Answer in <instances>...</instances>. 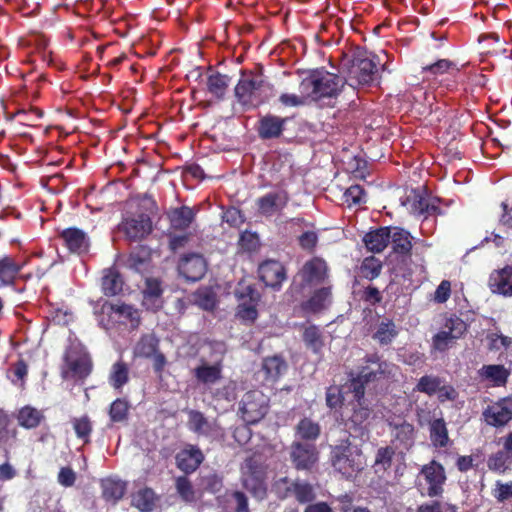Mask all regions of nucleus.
Segmentation results:
<instances>
[{"instance_id":"obj_59","label":"nucleus","mask_w":512,"mask_h":512,"mask_svg":"<svg viewBox=\"0 0 512 512\" xmlns=\"http://www.w3.org/2000/svg\"><path fill=\"white\" fill-rule=\"evenodd\" d=\"M279 101L286 107H298L305 105L310 100L303 93L299 92V95L284 93L280 96Z\"/></svg>"},{"instance_id":"obj_33","label":"nucleus","mask_w":512,"mask_h":512,"mask_svg":"<svg viewBox=\"0 0 512 512\" xmlns=\"http://www.w3.org/2000/svg\"><path fill=\"white\" fill-rule=\"evenodd\" d=\"M123 280L114 268H107L103 270L102 276V290L107 296L117 295L122 291Z\"/></svg>"},{"instance_id":"obj_13","label":"nucleus","mask_w":512,"mask_h":512,"mask_svg":"<svg viewBox=\"0 0 512 512\" xmlns=\"http://www.w3.org/2000/svg\"><path fill=\"white\" fill-rule=\"evenodd\" d=\"M242 481L244 487L257 499H263L266 495L264 473L260 467H256L253 461L247 460L242 467Z\"/></svg>"},{"instance_id":"obj_49","label":"nucleus","mask_w":512,"mask_h":512,"mask_svg":"<svg viewBox=\"0 0 512 512\" xmlns=\"http://www.w3.org/2000/svg\"><path fill=\"white\" fill-rule=\"evenodd\" d=\"M397 335L396 326L392 321H383L379 324L376 332L374 333V339L380 344H389Z\"/></svg>"},{"instance_id":"obj_40","label":"nucleus","mask_w":512,"mask_h":512,"mask_svg":"<svg viewBox=\"0 0 512 512\" xmlns=\"http://www.w3.org/2000/svg\"><path fill=\"white\" fill-rule=\"evenodd\" d=\"M395 455V450L392 447L386 446L381 447L377 450L374 460V471L377 474H384L387 472L391 465Z\"/></svg>"},{"instance_id":"obj_24","label":"nucleus","mask_w":512,"mask_h":512,"mask_svg":"<svg viewBox=\"0 0 512 512\" xmlns=\"http://www.w3.org/2000/svg\"><path fill=\"white\" fill-rule=\"evenodd\" d=\"M61 237L67 248L77 254L87 252L89 248V239L85 232L78 228H67L61 233Z\"/></svg>"},{"instance_id":"obj_37","label":"nucleus","mask_w":512,"mask_h":512,"mask_svg":"<svg viewBox=\"0 0 512 512\" xmlns=\"http://www.w3.org/2000/svg\"><path fill=\"white\" fill-rule=\"evenodd\" d=\"M390 242L393 250L400 254H406L412 248L410 234L403 229H390Z\"/></svg>"},{"instance_id":"obj_11","label":"nucleus","mask_w":512,"mask_h":512,"mask_svg":"<svg viewBox=\"0 0 512 512\" xmlns=\"http://www.w3.org/2000/svg\"><path fill=\"white\" fill-rule=\"evenodd\" d=\"M422 480H424L425 484L427 485V496L436 497L441 495L443 492V485L446 481L444 467L434 460L422 466L418 475L419 486L422 485Z\"/></svg>"},{"instance_id":"obj_41","label":"nucleus","mask_w":512,"mask_h":512,"mask_svg":"<svg viewBox=\"0 0 512 512\" xmlns=\"http://www.w3.org/2000/svg\"><path fill=\"white\" fill-rule=\"evenodd\" d=\"M129 380V368L127 364L122 361H118L114 363L111 367L109 374V383L110 385L119 390L121 389Z\"/></svg>"},{"instance_id":"obj_6","label":"nucleus","mask_w":512,"mask_h":512,"mask_svg":"<svg viewBox=\"0 0 512 512\" xmlns=\"http://www.w3.org/2000/svg\"><path fill=\"white\" fill-rule=\"evenodd\" d=\"M467 331V324L458 316L446 317L441 329L432 338V346L435 350L444 352Z\"/></svg>"},{"instance_id":"obj_12","label":"nucleus","mask_w":512,"mask_h":512,"mask_svg":"<svg viewBox=\"0 0 512 512\" xmlns=\"http://www.w3.org/2000/svg\"><path fill=\"white\" fill-rule=\"evenodd\" d=\"M188 428L194 433L208 437L210 439H222L224 437L223 429L216 421H209L201 412L190 410L188 412Z\"/></svg>"},{"instance_id":"obj_32","label":"nucleus","mask_w":512,"mask_h":512,"mask_svg":"<svg viewBox=\"0 0 512 512\" xmlns=\"http://www.w3.org/2000/svg\"><path fill=\"white\" fill-rule=\"evenodd\" d=\"M287 370V364L280 356H271L263 360L262 371L265 373V378L268 381H276Z\"/></svg>"},{"instance_id":"obj_52","label":"nucleus","mask_w":512,"mask_h":512,"mask_svg":"<svg viewBox=\"0 0 512 512\" xmlns=\"http://www.w3.org/2000/svg\"><path fill=\"white\" fill-rule=\"evenodd\" d=\"M72 424L77 437L87 442L92 431V425L89 418L87 416L75 418L72 420Z\"/></svg>"},{"instance_id":"obj_63","label":"nucleus","mask_w":512,"mask_h":512,"mask_svg":"<svg viewBox=\"0 0 512 512\" xmlns=\"http://www.w3.org/2000/svg\"><path fill=\"white\" fill-rule=\"evenodd\" d=\"M453 66L454 64L451 61L442 59L432 65L424 67L423 70L429 71L433 74H442L451 69Z\"/></svg>"},{"instance_id":"obj_1","label":"nucleus","mask_w":512,"mask_h":512,"mask_svg":"<svg viewBox=\"0 0 512 512\" xmlns=\"http://www.w3.org/2000/svg\"><path fill=\"white\" fill-rule=\"evenodd\" d=\"M397 367L386 361H381L376 354L365 358L356 377H353L348 385V390L353 393L356 404L353 406L351 422L361 425L370 416V409L364 404L365 384L380 379L393 377Z\"/></svg>"},{"instance_id":"obj_39","label":"nucleus","mask_w":512,"mask_h":512,"mask_svg":"<svg viewBox=\"0 0 512 512\" xmlns=\"http://www.w3.org/2000/svg\"><path fill=\"white\" fill-rule=\"evenodd\" d=\"M102 493L106 500L117 501L126 491V483L121 480L107 478L102 480Z\"/></svg>"},{"instance_id":"obj_54","label":"nucleus","mask_w":512,"mask_h":512,"mask_svg":"<svg viewBox=\"0 0 512 512\" xmlns=\"http://www.w3.org/2000/svg\"><path fill=\"white\" fill-rule=\"evenodd\" d=\"M128 412V403L125 400L117 399L110 406V418L114 422L123 421Z\"/></svg>"},{"instance_id":"obj_23","label":"nucleus","mask_w":512,"mask_h":512,"mask_svg":"<svg viewBox=\"0 0 512 512\" xmlns=\"http://www.w3.org/2000/svg\"><path fill=\"white\" fill-rule=\"evenodd\" d=\"M203 460L202 451L194 445H187L176 456L177 467L186 473L195 471Z\"/></svg>"},{"instance_id":"obj_51","label":"nucleus","mask_w":512,"mask_h":512,"mask_svg":"<svg viewBox=\"0 0 512 512\" xmlns=\"http://www.w3.org/2000/svg\"><path fill=\"white\" fill-rule=\"evenodd\" d=\"M440 384L441 380L436 376H423L419 379L416 385V390L428 395H432L436 393Z\"/></svg>"},{"instance_id":"obj_60","label":"nucleus","mask_w":512,"mask_h":512,"mask_svg":"<svg viewBox=\"0 0 512 512\" xmlns=\"http://www.w3.org/2000/svg\"><path fill=\"white\" fill-rule=\"evenodd\" d=\"M451 294V283L448 280H443L437 287L434 293V300L437 303L446 302Z\"/></svg>"},{"instance_id":"obj_55","label":"nucleus","mask_w":512,"mask_h":512,"mask_svg":"<svg viewBox=\"0 0 512 512\" xmlns=\"http://www.w3.org/2000/svg\"><path fill=\"white\" fill-rule=\"evenodd\" d=\"M492 495L498 502H504L512 498V481L506 483L496 481Z\"/></svg>"},{"instance_id":"obj_62","label":"nucleus","mask_w":512,"mask_h":512,"mask_svg":"<svg viewBox=\"0 0 512 512\" xmlns=\"http://www.w3.org/2000/svg\"><path fill=\"white\" fill-rule=\"evenodd\" d=\"M240 244L246 250H255L259 245L258 236L251 232H244L241 234Z\"/></svg>"},{"instance_id":"obj_64","label":"nucleus","mask_w":512,"mask_h":512,"mask_svg":"<svg viewBox=\"0 0 512 512\" xmlns=\"http://www.w3.org/2000/svg\"><path fill=\"white\" fill-rule=\"evenodd\" d=\"M76 475L74 471L68 467L61 468L58 474V482L65 486L70 487L74 484Z\"/></svg>"},{"instance_id":"obj_61","label":"nucleus","mask_w":512,"mask_h":512,"mask_svg":"<svg viewBox=\"0 0 512 512\" xmlns=\"http://www.w3.org/2000/svg\"><path fill=\"white\" fill-rule=\"evenodd\" d=\"M15 429L8 427V419L6 416H0V443H7L10 439L15 438Z\"/></svg>"},{"instance_id":"obj_36","label":"nucleus","mask_w":512,"mask_h":512,"mask_svg":"<svg viewBox=\"0 0 512 512\" xmlns=\"http://www.w3.org/2000/svg\"><path fill=\"white\" fill-rule=\"evenodd\" d=\"M430 440L435 447L448 445V430L443 418L435 419L430 423Z\"/></svg>"},{"instance_id":"obj_16","label":"nucleus","mask_w":512,"mask_h":512,"mask_svg":"<svg viewBox=\"0 0 512 512\" xmlns=\"http://www.w3.org/2000/svg\"><path fill=\"white\" fill-rule=\"evenodd\" d=\"M488 287L493 294L512 297V264L492 271L489 275Z\"/></svg>"},{"instance_id":"obj_45","label":"nucleus","mask_w":512,"mask_h":512,"mask_svg":"<svg viewBox=\"0 0 512 512\" xmlns=\"http://www.w3.org/2000/svg\"><path fill=\"white\" fill-rule=\"evenodd\" d=\"M20 270V266L11 258L5 257L0 260V286L13 282Z\"/></svg>"},{"instance_id":"obj_44","label":"nucleus","mask_w":512,"mask_h":512,"mask_svg":"<svg viewBox=\"0 0 512 512\" xmlns=\"http://www.w3.org/2000/svg\"><path fill=\"white\" fill-rule=\"evenodd\" d=\"M230 79L220 73H212L207 79V88L217 98H222L229 86Z\"/></svg>"},{"instance_id":"obj_26","label":"nucleus","mask_w":512,"mask_h":512,"mask_svg":"<svg viewBox=\"0 0 512 512\" xmlns=\"http://www.w3.org/2000/svg\"><path fill=\"white\" fill-rule=\"evenodd\" d=\"M145 283L143 305L147 309L157 310L162 306L160 282L157 279L147 278Z\"/></svg>"},{"instance_id":"obj_14","label":"nucleus","mask_w":512,"mask_h":512,"mask_svg":"<svg viewBox=\"0 0 512 512\" xmlns=\"http://www.w3.org/2000/svg\"><path fill=\"white\" fill-rule=\"evenodd\" d=\"M119 230L130 240L143 238L151 231V221L146 214L125 217L119 225Z\"/></svg>"},{"instance_id":"obj_57","label":"nucleus","mask_w":512,"mask_h":512,"mask_svg":"<svg viewBox=\"0 0 512 512\" xmlns=\"http://www.w3.org/2000/svg\"><path fill=\"white\" fill-rule=\"evenodd\" d=\"M489 347L491 350H505L512 349V339L502 334L493 333L489 336Z\"/></svg>"},{"instance_id":"obj_42","label":"nucleus","mask_w":512,"mask_h":512,"mask_svg":"<svg viewBox=\"0 0 512 512\" xmlns=\"http://www.w3.org/2000/svg\"><path fill=\"white\" fill-rule=\"evenodd\" d=\"M195 376L204 384L215 383L221 377V366L218 363L213 365L202 363L195 368Z\"/></svg>"},{"instance_id":"obj_47","label":"nucleus","mask_w":512,"mask_h":512,"mask_svg":"<svg viewBox=\"0 0 512 512\" xmlns=\"http://www.w3.org/2000/svg\"><path fill=\"white\" fill-rule=\"evenodd\" d=\"M41 419V412L29 406L22 408L18 414L19 424L25 428L37 427Z\"/></svg>"},{"instance_id":"obj_56","label":"nucleus","mask_w":512,"mask_h":512,"mask_svg":"<svg viewBox=\"0 0 512 512\" xmlns=\"http://www.w3.org/2000/svg\"><path fill=\"white\" fill-rule=\"evenodd\" d=\"M195 301L199 307L205 310L213 309L216 303L215 295L209 289H200L196 294Z\"/></svg>"},{"instance_id":"obj_31","label":"nucleus","mask_w":512,"mask_h":512,"mask_svg":"<svg viewBox=\"0 0 512 512\" xmlns=\"http://www.w3.org/2000/svg\"><path fill=\"white\" fill-rule=\"evenodd\" d=\"M393 442L404 448H409L414 443L415 433L414 427L408 422H401L399 424H391Z\"/></svg>"},{"instance_id":"obj_21","label":"nucleus","mask_w":512,"mask_h":512,"mask_svg":"<svg viewBox=\"0 0 512 512\" xmlns=\"http://www.w3.org/2000/svg\"><path fill=\"white\" fill-rule=\"evenodd\" d=\"M478 376L492 387H502L508 381L510 370L501 364L483 365L478 370Z\"/></svg>"},{"instance_id":"obj_43","label":"nucleus","mask_w":512,"mask_h":512,"mask_svg":"<svg viewBox=\"0 0 512 512\" xmlns=\"http://www.w3.org/2000/svg\"><path fill=\"white\" fill-rule=\"evenodd\" d=\"M487 466L489 470L498 474H505L511 470L512 467V456L507 455L504 452H496L492 454L487 460Z\"/></svg>"},{"instance_id":"obj_25","label":"nucleus","mask_w":512,"mask_h":512,"mask_svg":"<svg viewBox=\"0 0 512 512\" xmlns=\"http://www.w3.org/2000/svg\"><path fill=\"white\" fill-rule=\"evenodd\" d=\"M111 317L118 322L136 328L140 323V314L137 309L126 304L111 305Z\"/></svg>"},{"instance_id":"obj_9","label":"nucleus","mask_w":512,"mask_h":512,"mask_svg":"<svg viewBox=\"0 0 512 512\" xmlns=\"http://www.w3.org/2000/svg\"><path fill=\"white\" fill-rule=\"evenodd\" d=\"M235 296L238 300L237 317L244 322L253 323L258 317L259 293L250 285L240 283Z\"/></svg>"},{"instance_id":"obj_17","label":"nucleus","mask_w":512,"mask_h":512,"mask_svg":"<svg viewBox=\"0 0 512 512\" xmlns=\"http://www.w3.org/2000/svg\"><path fill=\"white\" fill-rule=\"evenodd\" d=\"M206 261L200 254L185 255L179 262V273L189 281L200 280L206 272Z\"/></svg>"},{"instance_id":"obj_50","label":"nucleus","mask_w":512,"mask_h":512,"mask_svg":"<svg viewBox=\"0 0 512 512\" xmlns=\"http://www.w3.org/2000/svg\"><path fill=\"white\" fill-rule=\"evenodd\" d=\"M176 490L182 500L185 502H193L196 500L195 490L189 479L185 476L178 477L176 479Z\"/></svg>"},{"instance_id":"obj_20","label":"nucleus","mask_w":512,"mask_h":512,"mask_svg":"<svg viewBox=\"0 0 512 512\" xmlns=\"http://www.w3.org/2000/svg\"><path fill=\"white\" fill-rule=\"evenodd\" d=\"M259 277L266 286L279 288L286 279L283 265L274 260L265 261L259 266Z\"/></svg>"},{"instance_id":"obj_27","label":"nucleus","mask_w":512,"mask_h":512,"mask_svg":"<svg viewBox=\"0 0 512 512\" xmlns=\"http://www.w3.org/2000/svg\"><path fill=\"white\" fill-rule=\"evenodd\" d=\"M363 240L368 250L379 253L383 251L390 242V228L383 227L371 231L365 235Z\"/></svg>"},{"instance_id":"obj_58","label":"nucleus","mask_w":512,"mask_h":512,"mask_svg":"<svg viewBox=\"0 0 512 512\" xmlns=\"http://www.w3.org/2000/svg\"><path fill=\"white\" fill-rule=\"evenodd\" d=\"M362 273L366 278L374 279L381 272V264L375 258H366L362 264Z\"/></svg>"},{"instance_id":"obj_34","label":"nucleus","mask_w":512,"mask_h":512,"mask_svg":"<svg viewBox=\"0 0 512 512\" xmlns=\"http://www.w3.org/2000/svg\"><path fill=\"white\" fill-rule=\"evenodd\" d=\"M171 226L177 230H184L193 222L195 214L188 206L172 209L168 214Z\"/></svg>"},{"instance_id":"obj_18","label":"nucleus","mask_w":512,"mask_h":512,"mask_svg":"<svg viewBox=\"0 0 512 512\" xmlns=\"http://www.w3.org/2000/svg\"><path fill=\"white\" fill-rule=\"evenodd\" d=\"M291 458L297 469H310L318 460V452L314 444L294 442Z\"/></svg>"},{"instance_id":"obj_15","label":"nucleus","mask_w":512,"mask_h":512,"mask_svg":"<svg viewBox=\"0 0 512 512\" xmlns=\"http://www.w3.org/2000/svg\"><path fill=\"white\" fill-rule=\"evenodd\" d=\"M275 489L282 497L292 494L299 502H309L314 498L313 488L304 482H290L287 478H280L275 483Z\"/></svg>"},{"instance_id":"obj_3","label":"nucleus","mask_w":512,"mask_h":512,"mask_svg":"<svg viewBox=\"0 0 512 512\" xmlns=\"http://www.w3.org/2000/svg\"><path fill=\"white\" fill-rule=\"evenodd\" d=\"M378 56L372 53H358L352 60L345 64L347 70L346 81L351 86L372 84L377 80Z\"/></svg>"},{"instance_id":"obj_35","label":"nucleus","mask_w":512,"mask_h":512,"mask_svg":"<svg viewBox=\"0 0 512 512\" xmlns=\"http://www.w3.org/2000/svg\"><path fill=\"white\" fill-rule=\"evenodd\" d=\"M302 338L307 349L320 354L324 347V338L320 329L315 325L304 327Z\"/></svg>"},{"instance_id":"obj_30","label":"nucleus","mask_w":512,"mask_h":512,"mask_svg":"<svg viewBox=\"0 0 512 512\" xmlns=\"http://www.w3.org/2000/svg\"><path fill=\"white\" fill-rule=\"evenodd\" d=\"M331 304V292L327 287H323L314 292L311 298L303 303L302 308L311 313L320 312Z\"/></svg>"},{"instance_id":"obj_53","label":"nucleus","mask_w":512,"mask_h":512,"mask_svg":"<svg viewBox=\"0 0 512 512\" xmlns=\"http://www.w3.org/2000/svg\"><path fill=\"white\" fill-rule=\"evenodd\" d=\"M344 198L348 205H359L366 202L364 189L359 185L349 187L344 193Z\"/></svg>"},{"instance_id":"obj_48","label":"nucleus","mask_w":512,"mask_h":512,"mask_svg":"<svg viewBox=\"0 0 512 512\" xmlns=\"http://www.w3.org/2000/svg\"><path fill=\"white\" fill-rule=\"evenodd\" d=\"M158 341L152 335L143 336L134 348V354L138 357H152L157 351Z\"/></svg>"},{"instance_id":"obj_10","label":"nucleus","mask_w":512,"mask_h":512,"mask_svg":"<svg viewBox=\"0 0 512 512\" xmlns=\"http://www.w3.org/2000/svg\"><path fill=\"white\" fill-rule=\"evenodd\" d=\"M269 89V86L258 77H244L238 82L235 94L242 103L255 104L268 96Z\"/></svg>"},{"instance_id":"obj_38","label":"nucleus","mask_w":512,"mask_h":512,"mask_svg":"<svg viewBox=\"0 0 512 512\" xmlns=\"http://www.w3.org/2000/svg\"><path fill=\"white\" fill-rule=\"evenodd\" d=\"M156 496L152 489L143 488L132 496V505L141 512H150L155 505Z\"/></svg>"},{"instance_id":"obj_5","label":"nucleus","mask_w":512,"mask_h":512,"mask_svg":"<svg viewBox=\"0 0 512 512\" xmlns=\"http://www.w3.org/2000/svg\"><path fill=\"white\" fill-rule=\"evenodd\" d=\"M269 408V398L262 391H248L239 403V413L246 424H255L264 418Z\"/></svg>"},{"instance_id":"obj_46","label":"nucleus","mask_w":512,"mask_h":512,"mask_svg":"<svg viewBox=\"0 0 512 512\" xmlns=\"http://www.w3.org/2000/svg\"><path fill=\"white\" fill-rule=\"evenodd\" d=\"M320 434V426L311 419H302L296 427V435L305 440H315Z\"/></svg>"},{"instance_id":"obj_2","label":"nucleus","mask_w":512,"mask_h":512,"mask_svg":"<svg viewBox=\"0 0 512 512\" xmlns=\"http://www.w3.org/2000/svg\"><path fill=\"white\" fill-rule=\"evenodd\" d=\"M343 87L342 79L324 69L312 70L305 74L299 85V92L310 101L336 96Z\"/></svg>"},{"instance_id":"obj_4","label":"nucleus","mask_w":512,"mask_h":512,"mask_svg":"<svg viewBox=\"0 0 512 512\" xmlns=\"http://www.w3.org/2000/svg\"><path fill=\"white\" fill-rule=\"evenodd\" d=\"M333 467L345 477H352L364 468L365 460L358 445L343 441L332 450Z\"/></svg>"},{"instance_id":"obj_8","label":"nucleus","mask_w":512,"mask_h":512,"mask_svg":"<svg viewBox=\"0 0 512 512\" xmlns=\"http://www.w3.org/2000/svg\"><path fill=\"white\" fill-rule=\"evenodd\" d=\"M327 277V265L321 258H312L305 262L301 270L293 280V289L302 290L307 287L316 286Z\"/></svg>"},{"instance_id":"obj_7","label":"nucleus","mask_w":512,"mask_h":512,"mask_svg":"<svg viewBox=\"0 0 512 512\" xmlns=\"http://www.w3.org/2000/svg\"><path fill=\"white\" fill-rule=\"evenodd\" d=\"M91 372V361L87 352L80 345H72L65 354L62 370L64 378L83 379Z\"/></svg>"},{"instance_id":"obj_22","label":"nucleus","mask_w":512,"mask_h":512,"mask_svg":"<svg viewBox=\"0 0 512 512\" xmlns=\"http://www.w3.org/2000/svg\"><path fill=\"white\" fill-rule=\"evenodd\" d=\"M402 205L407 211L414 215L433 214L437 207L430 203L427 197H424L419 191L411 190L406 198L402 201Z\"/></svg>"},{"instance_id":"obj_28","label":"nucleus","mask_w":512,"mask_h":512,"mask_svg":"<svg viewBox=\"0 0 512 512\" xmlns=\"http://www.w3.org/2000/svg\"><path fill=\"white\" fill-rule=\"evenodd\" d=\"M483 415L485 421L492 426H503L512 419V411L502 403L489 406Z\"/></svg>"},{"instance_id":"obj_29","label":"nucleus","mask_w":512,"mask_h":512,"mask_svg":"<svg viewBox=\"0 0 512 512\" xmlns=\"http://www.w3.org/2000/svg\"><path fill=\"white\" fill-rule=\"evenodd\" d=\"M286 122L285 118L277 116H266L260 120L259 135L263 139H270L278 137L282 130L283 125Z\"/></svg>"},{"instance_id":"obj_19","label":"nucleus","mask_w":512,"mask_h":512,"mask_svg":"<svg viewBox=\"0 0 512 512\" xmlns=\"http://www.w3.org/2000/svg\"><path fill=\"white\" fill-rule=\"evenodd\" d=\"M288 202V196L283 191L269 192L256 201L258 212L263 216H272L280 212Z\"/></svg>"}]
</instances>
